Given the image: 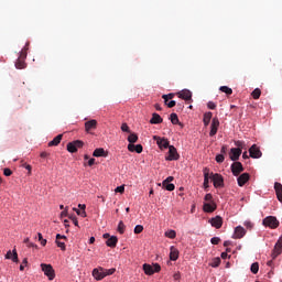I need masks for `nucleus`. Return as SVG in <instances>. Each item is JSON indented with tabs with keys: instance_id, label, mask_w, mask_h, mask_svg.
<instances>
[{
	"instance_id": "obj_63",
	"label": "nucleus",
	"mask_w": 282,
	"mask_h": 282,
	"mask_svg": "<svg viewBox=\"0 0 282 282\" xmlns=\"http://www.w3.org/2000/svg\"><path fill=\"white\" fill-rule=\"evenodd\" d=\"M180 273H174V275H173V279L175 280V281H180Z\"/></svg>"
},
{
	"instance_id": "obj_6",
	"label": "nucleus",
	"mask_w": 282,
	"mask_h": 282,
	"mask_svg": "<svg viewBox=\"0 0 282 282\" xmlns=\"http://www.w3.org/2000/svg\"><path fill=\"white\" fill-rule=\"evenodd\" d=\"M153 140L156 142L158 147L162 150V149H169L170 147V142L169 139L166 138H162V137H158L154 135Z\"/></svg>"
},
{
	"instance_id": "obj_26",
	"label": "nucleus",
	"mask_w": 282,
	"mask_h": 282,
	"mask_svg": "<svg viewBox=\"0 0 282 282\" xmlns=\"http://www.w3.org/2000/svg\"><path fill=\"white\" fill-rule=\"evenodd\" d=\"M274 188H275V194H276V197H278L279 202L282 203V184L281 183H275Z\"/></svg>"
},
{
	"instance_id": "obj_11",
	"label": "nucleus",
	"mask_w": 282,
	"mask_h": 282,
	"mask_svg": "<svg viewBox=\"0 0 282 282\" xmlns=\"http://www.w3.org/2000/svg\"><path fill=\"white\" fill-rule=\"evenodd\" d=\"M93 276H94V279H96V281H102V279H105V276H106L105 268L99 267L97 269H94Z\"/></svg>"
},
{
	"instance_id": "obj_25",
	"label": "nucleus",
	"mask_w": 282,
	"mask_h": 282,
	"mask_svg": "<svg viewBox=\"0 0 282 282\" xmlns=\"http://www.w3.org/2000/svg\"><path fill=\"white\" fill-rule=\"evenodd\" d=\"M94 158H107V152L102 148H98L93 152Z\"/></svg>"
},
{
	"instance_id": "obj_44",
	"label": "nucleus",
	"mask_w": 282,
	"mask_h": 282,
	"mask_svg": "<svg viewBox=\"0 0 282 282\" xmlns=\"http://www.w3.org/2000/svg\"><path fill=\"white\" fill-rule=\"evenodd\" d=\"M41 246H47V240L43 239V234H37Z\"/></svg>"
},
{
	"instance_id": "obj_7",
	"label": "nucleus",
	"mask_w": 282,
	"mask_h": 282,
	"mask_svg": "<svg viewBox=\"0 0 282 282\" xmlns=\"http://www.w3.org/2000/svg\"><path fill=\"white\" fill-rule=\"evenodd\" d=\"M98 129V121L96 119H91L85 122V131L86 133H91Z\"/></svg>"
},
{
	"instance_id": "obj_13",
	"label": "nucleus",
	"mask_w": 282,
	"mask_h": 282,
	"mask_svg": "<svg viewBox=\"0 0 282 282\" xmlns=\"http://www.w3.org/2000/svg\"><path fill=\"white\" fill-rule=\"evenodd\" d=\"M177 96L182 100H186V101L193 100V93H191V90H188V89H184V90L177 93Z\"/></svg>"
},
{
	"instance_id": "obj_3",
	"label": "nucleus",
	"mask_w": 282,
	"mask_h": 282,
	"mask_svg": "<svg viewBox=\"0 0 282 282\" xmlns=\"http://www.w3.org/2000/svg\"><path fill=\"white\" fill-rule=\"evenodd\" d=\"M84 144L85 142H83L82 140H75V141L68 142L66 145V149L68 153H76L78 149H83Z\"/></svg>"
},
{
	"instance_id": "obj_59",
	"label": "nucleus",
	"mask_w": 282,
	"mask_h": 282,
	"mask_svg": "<svg viewBox=\"0 0 282 282\" xmlns=\"http://www.w3.org/2000/svg\"><path fill=\"white\" fill-rule=\"evenodd\" d=\"M209 182H210V178H209V177H205V178H204V188H208Z\"/></svg>"
},
{
	"instance_id": "obj_5",
	"label": "nucleus",
	"mask_w": 282,
	"mask_h": 282,
	"mask_svg": "<svg viewBox=\"0 0 282 282\" xmlns=\"http://www.w3.org/2000/svg\"><path fill=\"white\" fill-rule=\"evenodd\" d=\"M25 58H28V53L22 51L20 57L15 62L17 69H25Z\"/></svg>"
},
{
	"instance_id": "obj_41",
	"label": "nucleus",
	"mask_w": 282,
	"mask_h": 282,
	"mask_svg": "<svg viewBox=\"0 0 282 282\" xmlns=\"http://www.w3.org/2000/svg\"><path fill=\"white\" fill-rule=\"evenodd\" d=\"M176 235L177 234L175 232V230H169L165 232V237H167L169 239H175Z\"/></svg>"
},
{
	"instance_id": "obj_40",
	"label": "nucleus",
	"mask_w": 282,
	"mask_h": 282,
	"mask_svg": "<svg viewBox=\"0 0 282 282\" xmlns=\"http://www.w3.org/2000/svg\"><path fill=\"white\" fill-rule=\"evenodd\" d=\"M124 223L122 220L119 221L118 224V232H120V235H124Z\"/></svg>"
},
{
	"instance_id": "obj_16",
	"label": "nucleus",
	"mask_w": 282,
	"mask_h": 282,
	"mask_svg": "<svg viewBox=\"0 0 282 282\" xmlns=\"http://www.w3.org/2000/svg\"><path fill=\"white\" fill-rule=\"evenodd\" d=\"M229 158L232 160V162H237V160L241 158V149L232 148L230 150Z\"/></svg>"
},
{
	"instance_id": "obj_21",
	"label": "nucleus",
	"mask_w": 282,
	"mask_h": 282,
	"mask_svg": "<svg viewBox=\"0 0 282 282\" xmlns=\"http://www.w3.org/2000/svg\"><path fill=\"white\" fill-rule=\"evenodd\" d=\"M162 122H163V119L159 113L156 112L152 113L150 124H162Z\"/></svg>"
},
{
	"instance_id": "obj_10",
	"label": "nucleus",
	"mask_w": 282,
	"mask_h": 282,
	"mask_svg": "<svg viewBox=\"0 0 282 282\" xmlns=\"http://www.w3.org/2000/svg\"><path fill=\"white\" fill-rule=\"evenodd\" d=\"M242 171H243V165L241 164V162L236 161L231 164V173L232 175H235V177H238V175L242 173Z\"/></svg>"
},
{
	"instance_id": "obj_30",
	"label": "nucleus",
	"mask_w": 282,
	"mask_h": 282,
	"mask_svg": "<svg viewBox=\"0 0 282 282\" xmlns=\"http://www.w3.org/2000/svg\"><path fill=\"white\" fill-rule=\"evenodd\" d=\"M220 264H221V258H214L209 263L212 268H219Z\"/></svg>"
},
{
	"instance_id": "obj_43",
	"label": "nucleus",
	"mask_w": 282,
	"mask_h": 282,
	"mask_svg": "<svg viewBox=\"0 0 282 282\" xmlns=\"http://www.w3.org/2000/svg\"><path fill=\"white\" fill-rule=\"evenodd\" d=\"M220 241H221V238H219V237H213L210 239V243H213V246H219Z\"/></svg>"
},
{
	"instance_id": "obj_52",
	"label": "nucleus",
	"mask_w": 282,
	"mask_h": 282,
	"mask_svg": "<svg viewBox=\"0 0 282 282\" xmlns=\"http://www.w3.org/2000/svg\"><path fill=\"white\" fill-rule=\"evenodd\" d=\"M115 193H120V194L124 193V185H120L116 187Z\"/></svg>"
},
{
	"instance_id": "obj_58",
	"label": "nucleus",
	"mask_w": 282,
	"mask_h": 282,
	"mask_svg": "<svg viewBox=\"0 0 282 282\" xmlns=\"http://www.w3.org/2000/svg\"><path fill=\"white\" fill-rule=\"evenodd\" d=\"M69 219H72L74 226H78V218H76L75 216H70Z\"/></svg>"
},
{
	"instance_id": "obj_37",
	"label": "nucleus",
	"mask_w": 282,
	"mask_h": 282,
	"mask_svg": "<svg viewBox=\"0 0 282 282\" xmlns=\"http://www.w3.org/2000/svg\"><path fill=\"white\" fill-rule=\"evenodd\" d=\"M238 185L239 186H246L248 184V181L250 180L249 177H238Z\"/></svg>"
},
{
	"instance_id": "obj_56",
	"label": "nucleus",
	"mask_w": 282,
	"mask_h": 282,
	"mask_svg": "<svg viewBox=\"0 0 282 282\" xmlns=\"http://www.w3.org/2000/svg\"><path fill=\"white\" fill-rule=\"evenodd\" d=\"M165 105L169 107V109H173V107H175L176 102H175V100H171V101H166Z\"/></svg>"
},
{
	"instance_id": "obj_12",
	"label": "nucleus",
	"mask_w": 282,
	"mask_h": 282,
	"mask_svg": "<svg viewBox=\"0 0 282 282\" xmlns=\"http://www.w3.org/2000/svg\"><path fill=\"white\" fill-rule=\"evenodd\" d=\"M218 129H219V119L214 118L212 120V126H210V132H209L210 138H213L214 135H217Z\"/></svg>"
},
{
	"instance_id": "obj_20",
	"label": "nucleus",
	"mask_w": 282,
	"mask_h": 282,
	"mask_svg": "<svg viewBox=\"0 0 282 282\" xmlns=\"http://www.w3.org/2000/svg\"><path fill=\"white\" fill-rule=\"evenodd\" d=\"M6 259H11L13 263H19V253H17V249H13V251H8Z\"/></svg>"
},
{
	"instance_id": "obj_35",
	"label": "nucleus",
	"mask_w": 282,
	"mask_h": 282,
	"mask_svg": "<svg viewBox=\"0 0 282 282\" xmlns=\"http://www.w3.org/2000/svg\"><path fill=\"white\" fill-rule=\"evenodd\" d=\"M162 98H163V100H164V102L166 105V102H169L170 100H173L175 98V94L170 93L167 95H163Z\"/></svg>"
},
{
	"instance_id": "obj_17",
	"label": "nucleus",
	"mask_w": 282,
	"mask_h": 282,
	"mask_svg": "<svg viewBox=\"0 0 282 282\" xmlns=\"http://www.w3.org/2000/svg\"><path fill=\"white\" fill-rule=\"evenodd\" d=\"M282 253V237L279 238V240L276 241L274 249H273V259H276V257H279V254Z\"/></svg>"
},
{
	"instance_id": "obj_64",
	"label": "nucleus",
	"mask_w": 282,
	"mask_h": 282,
	"mask_svg": "<svg viewBox=\"0 0 282 282\" xmlns=\"http://www.w3.org/2000/svg\"><path fill=\"white\" fill-rule=\"evenodd\" d=\"M78 208H80V210H85V209L87 208V206L84 205V204H79V205H78Z\"/></svg>"
},
{
	"instance_id": "obj_39",
	"label": "nucleus",
	"mask_w": 282,
	"mask_h": 282,
	"mask_svg": "<svg viewBox=\"0 0 282 282\" xmlns=\"http://www.w3.org/2000/svg\"><path fill=\"white\" fill-rule=\"evenodd\" d=\"M104 274H106V276H111V274H116V268L104 269Z\"/></svg>"
},
{
	"instance_id": "obj_47",
	"label": "nucleus",
	"mask_w": 282,
	"mask_h": 282,
	"mask_svg": "<svg viewBox=\"0 0 282 282\" xmlns=\"http://www.w3.org/2000/svg\"><path fill=\"white\" fill-rule=\"evenodd\" d=\"M55 243H56L57 248H61V250H66L65 242H63L61 240H56Z\"/></svg>"
},
{
	"instance_id": "obj_24",
	"label": "nucleus",
	"mask_w": 282,
	"mask_h": 282,
	"mask_svg": "<svg viewBox=\"0 0 282 282\" xmlns=\"http://www.w3.org/2000/svg\"><path fill=\"white\" fill-rule=\"evenodd\" d=\"M106 245L108 246V248H116V246H118V237L112 236L108 238V240L106 241Z\"/></svg>"
},
{
	"instance_id": "obj_45",
	"label": "nucleus",
	"mask_w": 282,
	"mask_h": 282,
	"mask_svg": "<svg viewBox=\"0 0 282 282\" xmlns=\"http://www.w3.org/2000/svg\"><path fill=\"white\" fill-rule=\"evenodd\" d=\"M142 230H144V227L142 225H137L134 227V235H140V232H142Z\"/></svg>"
},
{
	"instance_id": "obj_9",
	"label": "nucleus",
	"mask_w": 282,
	"mask_h": 282,
	"mask_svg": "<svg viewBox=\"0 0 282 282\" xmlns=\"http://www.w3.org/2000/svg\"><path fill=\"white\" fill-rule=\"evenodd\" d=\"M167 149H169V155L166 156L167 161L173 162V160H180V154L177 153V149H175L173 145H170Z\"/></svg>"
},
{
	"instance_id": "obj_1",
	"label": "nucleus",
	"mask_w": 282,
	"mask_h": 282,
	"mask_svg": "<svg viewBox=\"0 0 282 282\" xmlns=\"http://www.w3.org/2000/svg\"><path fill=\"white\" fill-rule=\"evenodd\" d=\"M160 270H162V267H160L159 263H153V265L149 263L143 264L144 274L148 276H153V274H155V272H160Z\"/></svg>"
},
{
	"instance_id": "obj_48",
	"label": "nucleus",
	"mask_w": 282,
	"mask_h": 282,
	"mask_svg": "<svg viewBox=\"0 0 282 282\" xmlns=\"http://www.w3.org/2000/svg\"><path fill=\"white\" fill-rule=\"evenodd\" d=\"M224 160H225L224 154H218V155H216V162H217L218 164H221V162H224Z\"/></svg>"
},
{
	"instance_id": "obj_61",
	"label": "nucleus",
	"mask_w": 282,
	"mask_h": 282,
	"mask_svg": "<svg viewBox=\"0 0 282 282\" xmlns=\"http://www.w3.org/2000/svg\"><path fill=\"white\" fill-rule=\"evenodd\" d=\"M226 151H228V147H226V145H223L221 147V150H220V153H226Z\"/></svg>"
},
{
	"instance_id": "obj_49",
	"label": "nucleus",
	"mask_w": 282,
	"mask_h": 282,
	"mask_svg": "<svg viewBox=\"0 0 282 282\" xmlns=\"http://www.w3.org/2000/svg\"><path fill=\"white\" fill-rule=\"evenodd\" d=\"M3 175H4L6 177H10V175H12V170H10V169H8V167L3 169Z\"/></svg>"
},
{
	"instance_id": "obj_8",
	"label": "nucleus",
	"mask_w": 282,
	"mask_h": 282,
	"mask_svg": "<svg viewBox=\"0 0 282 282\" xmlns=\"http://www.w3.org/2000/svg\"><path fill=\"white\" fill-rule=\"evenodd\" d=\"M249 155L250 158H253V160H259V158H261L263 153H261V150L259 149V147H257V144H253L249 149Z\"/></svg>"
},
{
	"instance_id": "obj_42",
	"label": "nucleus",
	"mask_w": 282,
	"mask_h": 282,
	"mask_svg": "<svg viewBox=\"0 0 282 282\" xmlns=\"http://www.w3.org/2000/svg\"><path fill=\"white\" fill-rule=\"evenodd\" d=\"M24 243L28 246V248H39V246L34 245L33 242H30V238H25Z\"/></svg>"
},
{
	"instance_id": "obj_23",
	"label": "nucleus",
	"mask_w": 282,
	"mask_h": 282,
	"mask_svg": "<svg viewBox=\"0 0 282 282\" xmlns=\"http://www.w3.org/2000/svg\"><path fill=\"white\" fill-rule=\"evenodd\" d=\"M170 259L171 261H177L180 259V251L175 247H171Z\"/></svg>"
},
{
	"instance_id": "obj_57",
	"label": "nucleus",
	"mask_w": 282,
	"mask_h": 282,
	"mask_svg": "<svg viewBox=\"0 0 282 282\" xmlns=\"http://www.w3.org/2000/svg\"><path fill=\"white\" fill-rule=\"evenodd\" d=\"M207 107H208V109H217V105L215 102H213V101H209L207 104Z\"/></svg>"
},
{
	"instance_id": "obj_14",
	"label": "nucleus",
	"mask_w": 282,
	"mask_h": 282,
	"mask_svg": "<svg viewBox=\"0 0 282 282\" xmlns=\"http://www.w3.org/2000/svg\"><path fill=\"white\" fill-rule=\"evenodd\" d=\"M173 181V177H167L162 182V188H165V191H175V184L171 183Z\"/></svg>"
},
{
	"instance_id": "obj_4",
	"label": "nucleus",
	"mask_w": 282,
	"mask_h": 282,
	"mask_svg": "<svg viewBox=\"0 0 282 282\" xmlns=\"http://www.w3.org/2000/svg\"><path fill=\"white\" fill-rule=\"evenodd\" d=\"M262 224L263 226H268L269 228H279V221L274 216L265 217Z\"/></svg>"
},
{
	"instance_id": "obj_28",
	"label": "nucleus",
	"mask_w": 282,
	"mask_h": 282,
	"mask_svg": "<svg viewBox=\"0 0 282 282\" xmlns=\"http://www.w3.org/2000/svg\"><path fill=\"white\" fill-rule=\"evenodd\" d=\"M210 120H213V112H206L203 118L205 127H208L210 124Z\"/></svg>"
},
{
	"instance_id": "obj_18",
	"label": "nucleus",
	"mask_w": 282,
	"mask_h": 282,
	"mask_svg": "<svg viewBox=\"0 0 282 282\" xmlns=\"http://www.w3.org/2000/svg\"><path fill=\"white\" fill-rule=\"evenodd\" d=\"M210 225L214 227V228H221V226H224V219L220 217V216H216L214 218L210 219Z\"/></svg>"
},
{
	"instance_id": "obj_15",
	"label": "nucleus",
	"mask_w": 282,
	"mask_h": 282,
	"mask_svg": "<svg viewBox=\"0 0 282 282\" xmlns=\"http://www.w3.org/2000/svg\"><path fill=\"white\" fill-rule=\"evenodd\" d=\"M242 237H246V229L241 226L236 227L232 239H242Z\"/></svg>"
},
{
	"instance_id": "obj_62",
	"label": "nucleus",
	"mask_w": 282,
	"mask_h": 282,
	"mask_svg": "<svg viewBox=\"0 0 282 282\" xmlns=\"http://www.w3.org/2000/svg\"><path fill=\"white\" fill-rule=\"evenodd\" d=\"M40 156H41V158H48V156H50V153H47V152H42V153L40 154Z\"/></svg>"
},
{
	"instance_id": "obj_38",
	"label": "nucleus",
	"mask_w": 282,
	"mask_h": 282,
	"mask_svg": "<svg viewBox=\"0 0 282 282\" xmlns=\"http://www.w3.org/2000/svg\"><path fill=\"white\" fill-rule=\"evenodd\" d=\"M204 177H210V171L208 169L204 170ZM212 177H221V174H214Z\"/></svg>"
},
{
	"instance_id": "obj_60",
	"label": "nucleus",
	"mask_w": 282,
	"mask_h": 282,
	"mask_svg": "<svg viewBox=\"0 0 282 282\" xmlns=\"http://www.w3.org/2000/svg\"><path fill=\"white\" fill-rule=\"evenodd\" d=\"M94 164H96V159H89L88 166H94Z\"/></svg>"
},
{
	"instance_id": "obj_50",
	"label": "nucleus",
	"mask_w": 282,
	"mask_h": 282,
	"mask_svg": "<svg viewBox=\"0 0 282 282\" xmlns=\"http://www.w3.org/2000/svg\"><path fill=\"white\" fill-rule=\"evenodd\" d=\"M25 265H28V258H24L22 261V264L20 265L21 272H23V270H25Z\"/></svg>"
},
{
	"instance_id": "obj_22",
	"label": "nucleus",
	"mask_w": 282,
	"mask_h": 282,
	"mask_svg": "<svg viewBox=\"0 0 282 282\" xmlns=\"http://www.w3.org/2000/svg\"><path fill=\"white\" fill-rule=\"evenodd\" d=\"M215 188H221L224 187V177H213L210 178Z\"/></svg>"
},
{
	"instance_id": "obj_19",
	"label": "nucleus",
	"mask_w": 282,
	"mask_h": 282,
	"mask_svg": "<svg viewBox=\"0 0 282 282\" xmlns=\"http://www.w3.org/2000/svg\"><path fill=\"white\" fill-rule=\"evenodd\" d=\"M203 210L205 213H215V210H217V204H215V202L204 203Z\"/></svg>"
},
{
	"instance_id": "obj_2",
	"label": "nucleus",
	"mask_w": 282,
	"mask_h": 282,
	"mask_svg": "<svg viewBox=\"0 0 282 282\" xmlns=\"http://www.w3.org/2000/svg\"><path fill=\"white\" fill-rule=\"evenodd\" d=\"M41 268H42V272H44V274H45V276H47L48 281H54V279L56 278V273H55L52 264L42 263Z\"/></svg>"
},
{
	"instance_id": "obj_27",
	"label": "nucleus",
	"mask_w": 282,
	"mask_h": 282,
	"mask_svg": "<svg viewBox=\"0 0 282 282\" xmlns=\"http://www.w3.org/2000/svg\"><path fill=\"white\" fill-rule=\"evenodd\" d=\"M61 140H63V134L56 135L51 142H48V147H58L61 144Z\"/></svg>"
},
{
	"instance_id": "obj_46",
	"label": "nucleus",
	"mask_w": 282,
	"mask_h": 282,
	"mask_svg": "<svg viewBox=\"0 0 282 282\" xmlns=\"http://www.w3.org/2000/svg\"><path fill=\"white\" fill-rule=\"evenodd\" d=\"M121 131H123L124 133H131V129L127 123L121 124Z\"/></svg>"
},
{
	"instance_id": "obj_34",
	"label": "nucleus",
	"mask_w": 282,
	"mask_h": 282,
	"mask_svg": "<svg viewBox=\"0 0 282 282\" xmlns=\"http://www.w3.org/2000/svg\"><path fill=\"white\" fill-rule=\"evenodd\" d=\"M251 96L254 100H259V98H261V89L256 88L252 93Z\"/></svg>"
},
{
	"instance_id": "obj_53",
	"label": "nucleus",
	"mask_w": 282,
	"mask_h": 282,
	"mask_svg": "<svg viewBox=\"0 0 282 282\" xmlns=\"http://www.w3.org/2000/svg\"><path fill=\"white\" fill-rule=\"evenodd\" d=\"M142 151H143L142 144H137L134 148V153H142Z\"/></svg>"
},
{
	"instance_id": "obj_33",
	"label": "nucleus",
	"mask_w": 282,
	"mask_h": 282,
	"mask_svg": "<svg viewBox=\"0 0 282 282\" xmlns=\"http://www.w3.org/2000/svg\"><path fill=\"white\" fill-rule=\"evenodd\" d=\"M220 90L223 91V94H226L227 96H232V88L228 86H221Z\"/></svg>"
},
{
	"instance_id": "obj_29",
	"label": "nucleus",
	"mask_w": 282,
	"mask_h": 282,
	"mask_svg": "<svg viewBox=\"0 0 282 282\" xmlns=\"http://www.w3.org/2000/svg\"><path fill=\"white\" fill-rule=\"evenodd\" d=\"M235 147H237L236 149H240V151L248 149L245 141H235Z\"/></svg>"
},
{
	"instance_id": "obj_36",
	"label": "nucleus",
	"mask_w": 282,
	"mask_h": 282,
	"mask_svg": "<svg viewBox=\"0 0 282 282\" xmlns=\"http://www.w3.org/2000/svg\"><path fill=\"white\" fill-rule=\"evenodd\" d=\"M250 271L252 272V274H257L259 272V262H253L251 264Z\"/></svg>"
},
{
	"instance_id": "obj_32",
	"label": "nucleus",
	"mask_w": 282,
	"mask_h": 282,
	"mask_svg": "<svg viewBox=\"0 0 282 282\" xmlns=\"http://www.w3.org/2000/svg\"><path fill=\"white\" fill-rule=\"evenodd\" d=\"M128 142H130V144H135V142H138V134L130 133L128 137Z\"/></svg>"
},
{
	"instance_id": "obj_55",
	"label": "nucleus",
	"mask_w": 282,
	"mask_h": 282,
	"mask_svg": "<svg viewBox=\"0 0 282 282\" xmlns=\"http://www.w3.org/2000/svg\"><path fill=\"white\" fill-rule=\"evenodd\" d=\"M205 202L206 203H213V194H206L205 195Z\"/></svg>"
},
{
	"instance_id": "obj_31",
	"label": "nucleus",
	"mask_w": 282,
	"mask_h": 282,
	"mask_svg": "<svg viewBox=\"0 0 282 282\" xmlns=\"http://www.w3.org/2000/svg\"><path fill=\"white\" fill-rule=\"evenodd\" d=\"M170 120L172 124H180V118L177 117V113L173 112L170 116Z\"/></svg>"
},
{
	"instance_id": "obj_54",
	"label": "nucleus",
	"mask_w": 282,
	"mask_h": 282,
	"mask_svg": "<svg viewBox=\"0 0 282 282\" xmlns=\"http://www.w3.org/2000/svg\"><path fill=\"white\" fill-rule=\"evenodd\" d=\"M128 151H130L131 153H135V144L129 143L128 144Z\"/></svg>"
},
{
	"instance_id": "obj_51",
	"label": "nucleus",
	"mask_w": 282,
	"mask_h": 282,
	"mask_svg": "<svg viewBox=\"0 0 282 282\" xmlns=\"http://www.w3.org/2000/svg\"><path fill=\"white\" fill-rule=\"evenodd\" d=\"M75 210V213L77 214V215H79L80 217H87V213L85 212V210H82L80 212V209H74Z\"/></svg>"
}]
</instances>
